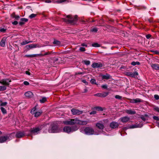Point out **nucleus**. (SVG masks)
Returning <instances> with one entry per match:
<instances>
[{"label":"nucleus","instance_id":"nucleus-2","mask_svg":"<svg viewBox=\"0 0 159 159\" xmlns=\"http://www.w3.org/2000/svg\"><path fill=\"white\" fill-rule=\"evenodd\" d=\"M78 129V128L76 126H74L71 127L68 126H65L63 129V132L67 133H70V132H73L77 130Z\"/></svg>","mask_w":159,"mask_h":159},{"label":"nucleus","instance_id":"nucleus-57","mask_svg":"<svg viewBox=\"0 0 159 159\" xmlns=\"http://www.w3.org/2000/svg\"><path fill=\"white\" fill-rule=\"evenodd\" d=\"M6 30L3 28H2L0 29V31L1 32H4Z\"/></svg>","mask_w":159,"mask_h":159},{"label":"nucleus","instance_id":"nucleus-54","mask_svg":"<svg viewBox=\"0 0 159 159\" xmlns=\"http://www.w3.org/2000/svg\"><path fill=\"white\" fill-rule=\"evenodd\" d=\"M18 23V22L16 21H14V22H12V24L14 25H16Z\"/></svg>","mask_w":159,"mask_h":159},{"label":"nucleus","instance_id":"nucleus-20","mask_svg":"<svg viewBox=\"0 0 159 159\" xmlns=\"http://www.w3.org/2000/svg\"><path fill=\"white\" fill-rule=\"evenodd\" d=\"M25 95L26 97L28 98H31L33 96V94L30 91H28L25 92Z\"/></svg>","mask_w":159,"mask_h":159},{"label":"nucleus","instance_id":"nucleus-19","mask_svg":"<svg viewBox=\"0 0 159 159\" xmlns=\"http://www.w3.org/2000/svg\"><path fill=\"white\" fill-rule=\"evenodd\" d=\"M6 39L7 38L6 37H4L2 39L1 41L0 42V45L1 46L3 47L5 46Z\"/></svg>","mask_w":159,"mask_h":159},{"label":"nucleus","instance_id":"nucleus-24","mask_svg":"<svg viewBox=\"0 0 159 159\" xmlns=\"http://www.w3.org/2000/svg\"><path fill=\"white\" fill-rule=\"evenodd\" d=\"M151 66L152 68L155 70H159V65L158 64H152Z\"/></svg>","mask_w":159,"mask_h":159},{"label":"nucleus","instance_id":"nucleus-63","mask_svg":"<svg viewBox=\"0 0 159 159\" xmlns=\"http://www.w3.org/2000/svg\"><path fill=\"white\" fill-rule=\"evenodd\" d=\"M141 118L143 120H145V119L143 117H141Z\"/></svg>","mask_w":159,"mask_h":159},{"label":"nucleus","instance_id":"nucleus-47","mask_svg":"<svg viewBox=\"0 0 159 159\" xmlns=\"http://www.w3.org/2000/svg\"><path fill=\"white\" fill-rule=\"evenodd\" d=\"M7 104V103L6 102H3L2 103L0 104V106H5Z\"/></svg>","mask_w":159,"mask_h":159},{"label":"nucleus","instance_id":"nucleus-27","mask_svg":"<svg viewBox=\"0 0 159 159\" xmlns=\"http://www.w3.org/2000/svg\"><path fill=\"white\" fill-rule=\"evenodd\" d=\"M42 113V112L41 111H38L36 112L34 114V116L35 117H38Z\"/></svg>","mask_w":159,"mask_h":159},{"label":"nucleus","instance_id":"nucleus-41","mask_svg":"<svg viewBox=\"0 0 159 159\" xmlns=\"http://www.w3.org/2000/svg\"><path fill=\"white\" fill-rule=\"evenodd\" d=\"M36 16V14H32L29 16V17L30 18H32Z\"/></svg>","mask_w":159,"mask_h":159},{"label":"nucleus","instance_id":"nucleus-60","mask_svg":"<svg viewBox=\"0 0 159 159\" xmlns=\"http://www.w3.org/2000/svg\"><path fill=\"white\" fill-rule=\"evenodd\" d=\"M155 54H157L159 53V52L157 51H152Z\"/></svg>","mask_w":159,"mask_h":159},{"label":"nucleus","instance_id":"nucleus-14","mask_svg":"<svg viewBox=\"0 0 159 159\" xmlns=\"http://www.w3.org/2000/svg\"><path fill=\"white\" fill-rule=\"evenodd\" d=\"M89 122V120L83 121L78 120L77 119V124L84 125H86Z\"/></svg>","mask_w":159,"mask_h":159},{"label":"nucleus","instance_id":"nucleus-15","mask_svg":"<svg viewBox=\"0 0 159 159\" xmlns=\"http://www.w3.org/2000/svg\"><path fill=\"white\" fill-rule=\"evenodd\" d=\"M37 47H39L37 46V44H29L26 46L25 48L28 50H30V49L34 48H35Z\"/></svg>","mask_w":159,"mask_h":159},{"label":"nucleus","instance_id":"nucleus-28","mask_svg":"<svg viewBox=\"0 0 159 159\" xmlns=\"http://www.w3.org/2000/svg\"><path fill=\"white\" fill-rule=\"evenodd\" d=\"M102 78L103 79H108L110 78V76L108 74H106L105 75H103L102 76Z\"/></svg>","mask_w":159,"mask_h":159},{"label":"nucleus","instance_id":"nucleus-37","mask_svg":"<svg viewBox=\"0 0 159 159\" xmlns=\"http://www.w3.org/2000/svg\"><path fill=\"white\" fill-rule=\"evenodd\" d=\"M90 82L92 84H96V80L94 79H92L90 80Z\"/></svg>","mask_w":159,"mask_h":159},{"label":"nucleus","instance_id":"nucleus-46","mask_svg":"<svg viewBox=\"0 0 159 159\" xmlns=\"http://www.w3.org/2000/svg\"><path fill=\"white\" fill-rule=\"evenodd\" d=\"M79 50L81 52H84L85 50V48L84 47H80V48Z\"/></svg>","mask_w":159,"mask_h":159},{"label":"nucleus","instance_id":"nucleus-18","mask_svg":"<svg viewBox=\"0 0 159 159\" xmlns=\"http://www.w3.org/2000/svg\"><path fill=\"white\" fill-rule=\"evenodd\" d=\"M102 66V64L100 63H94L92 65L93 68L101 67Z\"/></svg>","mask_w":159,"mask_h":159},{"label":"nucleus","instance_id":"nucleus-22","mask_svg":"<svg viewBox=\"0 0 159 159\" xmlns=\"http://www.w3.org/2000/svg\"><path fill=\"white\" fill-rule=\"evenodd\" d=\"M142 126V124H134L132 125H130L129 127V128L130 129H134L138 127H141Z\"/></svg>","mask_w":159,"mask_h":159},{"label":"nucleus","instance_id":"nucleus-5","mask_svg":"<svg viewBox=\"0 0 159 159\" xmlns=\"http://www.w3.org/2000/svg\"><path fill=\"white\" fill-rule=\"evenodd\" d=\"M77 118L74 119H69L63 122V123L66 125H73L77 124Z\"/></svg>","mask_w":159,"mask_h":159},{"label":"nucleus","instance_id":"nucleus-10","mask_svg":"<svg viewBox=\"0 0 159 159\" xmlns=\"http://www.w3.org/2000/svg\"><path fill=\"white\" fill-rule=\"evenodd\" d=\"M25 135V134L24 131H18L16 134V136L17 138H21Z\"/></svg>","mask_w":159,"mask_h":159},{"label":"nucleus","instance_id":"nucleus-1","mask_svg":"<svg viewBox=\"0 0 159 159\" xmlns=\"http://www.w3.org/2000/svg\"><path fill=\"white\" fill-rule=\"evenodd\" d=\"M64 22L68 23L73 24L77 20V16L75 15L74 17H72L70 15H67L66 18H63Z\"/></svg>","mask_w":159,"mask_h":159},{"label":"nucleus","instance_id":"nucleus-26","mask_svg":"<svg viewBox=\"0 0 159 159\" xmlns=\"http://www.w3.org/2000/svg\"><path fill=\"white\" fill-rule=\"evenodd\" d=\"M53 43L55 46H59L61 44L60 42L56 40H54Z\"/></svg>","mask_w":159,"mask_h":159},{"label":"nucleus","instance_id":"nucleus-35","mask_svg":"<svg viewBox=\"0 0 159 159\" xmlns=\"http://www.w3.org/2000/svg\"><path fill=\"white\" fill-rule=\"evenodd\" d=\"M92 46L93 47H99L100 46V45L97 43H93L92 44Z\"/></svg>","mask_w":159,"mask_h":159},{"label":"nucleus","instance_id":"nucleus-42","mask_svg":"<svg viewBox=\"0 0 159 159\" xmlns=\"http://www.w3.org/2000/svg\"><path fill=\"white\" fill-rule=\"evenodd\" d=\"M154 109L155 111L157 112H159V107H154Z\"/></svg>","mask_w":159,"mask_h":159},{"label":"nucleus","instance_id":"nucleus-21","mask_svg":"<svg viewBox=\"0 0 159 159\" xmlns=\"http://www.w3.org/2000/svg\"><path fill=\"white\" fill-rule=\"evenodd\" d=\"M28 21V19L25 18H22L20 19V21L19 22V24L20 25H22L24 24L26 22Z\"/></svg>","mask_w":159,"mask_h":159},{"label":"nucleus","instance_id":"nucleus-58","mask_svg":"<svg viewBox=\"0 0 159 159\" xmlns=\"http://www.w3.org/2000/svg\"><path fill=\"white\" fill-rule=\"evenodd\" d=\"M25 73L26 74L28 75H30V73L28 71H26Z\"/></svg>","mask_w":159,"mask_h":159},{"label":"nucleus","instance_id":"nucleus-59","mask_svg":"<svg viewBox=\"0 0 159 159\" xmlns=\"http://www.w3.org/2000/svg\"><path fill=\"white\" fill-rule=\"evenodd\" d=\"M81 45L82 46H85L86 47H87V45L86 44H85L84 43H82L81 44Z\"/></svg>","mask_w":159,"mask_h":159},{"label":"nucleus","instance_id":"nucleus-34","mask_svg":"<svg viewBox=\"0 0 159 159\" xmlns=\"http://www.w3.org/2000/svg\"><path fill=\"white\" fill-rule=\"evenodd\" d=\"M46 100H47L46 98L45 97H44V98H42L41 99H40V102H41L42 103H43L44 102L46 101Z\"/></svg>","mask_w":159,"mask_h":159},{"label":"nucleus","instance_id":"nucleus-40","mask_svg":"<svg viewBox=\"0 0 159 159\" xmlns=\"http://www.w3.org/2000/svg\"><path fill=\"white\" fill-rule=\"evenodd\" d=\"M25 56L27 57H35L34 54H32V55H26Z\"/></svg>","mask_w":159,"mask_h":159},{"label":"nucleus","instance_id":"nucleus-45","mask_svg":"<svg viewBox=\"0 0 159 159\" xmlns=\"http://www.w3.org/2000/svg\"><path fill=\"white\" fill-rule=\"evenodd\" d=\"M96 109L98 111H103L102 108L101 107H97L96 108Z\"/></svg>","mask_w":159,"mask_h":159},{"label":"nucleus","instance_id":"nucleus-52","mask_svg":"<svg viewBox=\"0 0 159 159\" xmlns=\"http://www.w3.org/2000/svg\"><path fill=\"white\" fill-rule=\"evenodd\" d=\"M23 83H24V84H25V85H28L29 84V83L27 81H24V82Z\"/></svg>","mask_w":159,"mask_h":159},{"label":"nucleus","instance_id":"nucleus-43","mask_svg":"<svg viewBox=\"0 0 159 159\" xmlns=\"http://www.w3.org/2000/svg\"><path fill=\"white\" fill-rule=\"evenodd\" d=\"M66 0H60L56 2L58 3H61L66 1Z\"/></svg>","mask_w":159,"mask_h":159},{"label":"nucleus","instance_id":"nucleus-23","mask_svg":"<svg viewBox=\"0 0 159 159\" xmlns=\"http://www.w3.org/2000/svg\"><path fill=\"white\" fill-rule=\"evenodd\" d=\"M141 102V100L139 98L131 99L130 101V102L132 103H136L138 102Z\"/></svg>","mask_w":159,"mask_h":159},{"label":"nucleus","instance_id":"nucleus-56","mask_svg":"<svg viewBox=\"0 0 159 159\" xmlns=\"http://www.w3.org/2000/svg\"><path fill=\"white\" fill-rule=\"evenodd\" d=\"M146 37L147 39H148L150 38L151 37V35L150 34H148L146 35Z\"/></svg>","mask_w":159,"mask_h":159},{"label":"nucleus","instance_id":"nucleus-48","mask_svg":"<svg viewBox=\"0 0 159 159\" xmlns=\"http://www.w3.org/2000/svg\"><path fill=\"white\" fill-rule=\"evenodd\" d=\"M153 118L154 119L156 120H159V117L157 116H154Z\"/></svg>","mask_w":159,"mask_h":159},{"label":"nucleus","instance_id":"nucleus-36","mask_svg":"<svg viewBox=\"0 0 159 159\" xmlns=\"http://www.w3.org/2000/svg\"><path fill=\"white\" fill-rule=\"evenodd\" d=\"M91 31L92 32H97L98 31V29L96 28H94L91 30Z\"/></svg>","mask_w":159,"mask_h":159},{"label":"nucleus","instance_id":"nucleus-16","mask_svg":"<svg viewBox=\"0 0 159 159\" xmlns=\"http://www.w3.org/2000/svg\"><path fill=\"white\" fill-rule=\"evenodd\" d=\"M96 126L97 127L100 129H103L104 127L103 124L100 122L97 123Z\"/></svg>","mask_w":159,"mask_h":159},{"label":"nucleus","instance_id":"nucleus-53","mask_svg":"<svg viewBox=\"0 0 159 159\" xmlns=\"http://www.w3.org/2000/svg\"><path fill=\"white\" fill-rule=\"evenodd\" d=\"M96 113V111H93L90 113V115H94Z\"/></svg>","mask_w":159,"mask_h":159},{"label":"nucleus","instance_id":"nucleus-25","mask_svg":"<svg viewBox=\"0 0 159 159\" xmlns=\"http://www.w3.org/2000/svg\"><path fill=\"white\" fill-rule=\"evenodd\" d=\"M126 112L129 114L132 115L136 113V112L132 110H126Z\"/></svg>","mask_w":159,"mask_h":159},{"label":"nucleus","instance_id":"nucleus-44","mask_svg":"<svg viewBox=\"0 0 159 159\" xmlns=\"http://www.w3.org/2000/svg\"><path fill=\"white\" fill-rule=\"evenodd\" d=\"M43 54H34V57H36L37 56H39V57H42L43 56Z\"/></svg>","mask_w":159,"mask_h":159},{"label":"nucleus","instance_id":"nucleus-62","mask_svg":"<svg viewBox=\"0 0 159 159\" xmlns=\"http://www.w3.org/2000/svg\"><path fill=\"white\" fill-rule=\"evenodd\" d=\"M45 2L47 3H50L51 2V1L49 0H47Z\"/></svg>","mask_w":159,"mask_h":159},{"label":"nucleus","instance_id":"nucleus-61","mask_svg":"<svg viewBox=\"0 0 159 159\" xmlns=\"http://www.w3.org/2000/svg\"><path fill=\"white\" fill-rule=\"evenodd\" d=\"M87 91H88L87 89H84V91L83 92L84 93H86L87 92Z\"/></svg>","mask_w":159,"mask_h":159},{"label":"nucleus","instance_id":"nucleus-31","mask_svg":"<svg viewBox=\"0 0 159 159\" xmlns=\"http://www.w3.org/2000/svg\"><path fill=\"white\" fill-rule=\"evenodd\" d=\"M30 42H32V41H27L26 40H24L22 42V43H21V44L22 45H25Z\"/></svg>","mask_w":159,"mask_h":159},{"label":"nucleus","instance_id":"nucleus-7","mask_svg":"<svg viewBox=\"0 0 159 159\" xmlns=\"http://www.w3.org/2000/svg\"><path fill=\"white\" fill-rule=\"evenodd\" d=\"M125 75L132 77H135L136 76L138 75V73L137 72H132L129 71H127L125 72Z\"/></svg>","mask_w":159,"mask_h":159},{"label":"nucleus","instance_id":"nucleus-33","mask_svg":"<svg viewBox=\"0 0 159 159\" xmlns=\"http://www.w3.org/2000/svg\"><path fill=\"white\" fill-rule=\"evenodd\" d=\"M131 64L133 66H135L136 65H139L140 64V63L139 61H136V62L133 61L131 63Z\"/></svg>","mask_w":159,"mask_h":159},{"label":"nucleus","instance_id":"nucleus-17","mask_svg":"<svg viewBox=\"0 0 159 159\" xmlns=\"http://www.w3.org/2000/svg\"><path fill=\"white\" fill-rule=\"evenodd\" d=\"M7 136H1L0 137V143H2L6 142L8 139Z\"/></svg>","mask_w":159,"mask_h":159},{"label":"nucleus","instance_id":"nucleus-3","mask_svg":"<svg viewBox=\"0 0 159 159\" xmlns=\"http://www.w3.org/2000/svg\"><path fill=\"white\" fill-rule=\"evenodd\" d=\"M42 128L43 125H40L38 127L31 128L30 130V131L32 134L36 135L39 133L40 130L42 129Z\"/></svg>","mask_w":159,"mask_h":159},{"label":"nucleus","instance_id":"nucleus-50","mask_svg":"<svg viewBox=\"0 0 159 159\" xmlns=\"http://www.w3.org/2000/svg\"><path fill=\"white\" fill-rule=\"evenodd\" d=\"M154 98L156 100H158L159 99V96L157 95H155L154 96Z\"/></svg>","mask_w":159,"mask_h":159},{"label":"nucleus","instance_id":"nucleus-38","mask_svg":"<svg viewBox=\"0 0 159 159\" xmlns=\"http://www.w3.org/2000/svg\"><path fill=\"white\" fill-rule=\"evenodd\" d=\"M115 98L116 99H121L122 98V97L119 95H116L115 96Z\"/></svg>","mask_w":159,"mask_h":159},{"label":"nucleus","instance_id":"nucleus-30","mask_svg":"<svg viewBox=\"0 0 159 159\" xmlns=\"http://www.w3.org/2000/svg\"><path fill=\"white\" fill-rule=\"evenodd\" d=\"M1 110L2 112V113L4 114H6L7 111L3 107H1Z\"/></svg>","mask_w":159,"mask_h":159},{"label":"nucleus","instance_id":"nucleus-9","mask_svg":"<svg viewBox=\"0 0 159 159\" xmlns=\"http://www.w3.org/2000/svg\"><path fill=\"white\" fill-rule=\"evenodd\" d=\"M72 114L74 115H80L82 114L83 112L82 111H80L77 109H73L71 110Z\"/></svg>","mask_w":159,"mask_h":159},{"label":"nucleus","instance_id":"nucleus-6","mask_svg":"<svg viewBox=\"0 0 159 159\" xmlns=\"http://www.w3.org/2000/svg\"><path fill=\"white\" fill-rule=\"evenodd\" d=\"M84 133L87 135H91L94 134V130L93 128L90 127H87L84 130Z\"/></svg>","mask_w":159,"mask_h":159},{"label":"nucleus","instance_id":"nucleus-13","mask_svg":"<svg viewBox=\"0 0 159 159\" xmlns=\"http://www.w3.org/2000/svg\"><path fill=\"white\" fill-rule=\"evenodd\" d=\"M118 126V124L115 122H111L110 125V127L112 129H115L117 128Z\"/></svg>","mask_w":159,"mask_h":159},{"label":"nucleus","instance_id":"nucleus-39","mask_svg":"<svg viewBox=\"0 0 159 159\" xmlns=\"http://www.w3.org/2000/svg\"><path fill=\"white\" fill-rule=\"evenodd\" d=\"M84 64L86 65H89L90 64V62L89 61H84Z\"/></svg>","mask_w":159,"mask_h":159},{"label":"nucleus","instance_id":"nucleus-12","mask_svg":"<svg viewBox=\"0 0 159 159\" xmlns=\"http://www.w3.org/2000/svg\"><path fill=\"white\" fill-rule=\"evenodd\" d=\"M130 118L128 116H124L120 118V121L123 123H126L128 122Z\"/></svg>","mask_w":159,"mask_h":159},{"label":"nucleus","instance_id":"nucleus-55","mask_svg":"<svg viewBox=\"0 0 159 159\" xmlns=\"http://www.w3.org/2000/svg\"><path fill=\"white\" fill-rule=\"evenodd\" d=\"M51 52H46L44 54H43V56H45L46 55L50 54H51Z\"/></svg>","mask_w":159,"mask_h":159},{"label":"nucleus","instance_id":"nucleus-11","mask_svg":"<svg viewBox=\"0 0 159 159\" xmlns=\"http://www.w3.org/2000/svg\"><path fill=\"white\" fill-rule=\"evenodd\" d=\"M108 94V92H104L102 93H98L95 94L94 95L96 96H98L100 97H105L107 96Z\"/></svg>","mask_w":159,"mask_h":159},{"label":"nucleus","instance_id":"nucleus-8","mask_svg":"<svg viewBox=\"0 0 159 159\" xmlns=\"http://www.w3.org/2000/svg\"><path fill=\"white\" fill-rule=\"evenodd\" d=\"M11 80L8 79H3L0 81V83L5 86H8L9 84V83L11 82Z\"/></svg>","mask_w":159,"mask_h":159},{"label":"nucleus","instance_id":"nucleus-29","mask_svg":"<svg viewBox=\"0 0 159 159\" xmlns=\"http://www.w3.org/2000/svg\"><path fill=\"white\" fill-rule=\"evenodd\" d=\"M6 89V87L5 86H0V91H4Z\"/></svg>","mask_w":159,"mask_h":159},{"label":"nucleus","instance_id":"nucleus-32","mask_svg":"<svg viewBox=\"0 0 159 159\" xmlns=\"http://www.w3.org/2000/svg\"><path fill=\"white\" fill-rule=\"evenodd\" d=\"M36 107H34L31 111V113L32 114H34L36 112Z\"/></svg>","mask_w":159,"mask_h":159},{"label":"nucleus","instance_id":"nucleus-4","mask_svg":"<svg viewBox=\"0 0 159 159\" xmlns=\"http://www.w3.org/2000/svg\"><path fill=\"white\" fill-rule=\"evenodd\" d=\"M61 129L59 128L56 125H52L51 128L48 130V132L50 133H58L61 132Z\"/></svg>","mask_w":159,"mask_h":159},{"label":"nucleus","instance_id":"nucleus-64","mask_svg":"<svg viewBox=\"0 0 159 159\" xmlns=\"http://www.w3.org/2000/svg\"><path fill=\"white\" fill-rule=\"evenodd\" d=\"M83 82L84 83H85V84H86V83H87V82H86V81L85 80H83Z\"/></svg>","mask_w":159,"mask_h":159},{"label":"nucleus","instance_id":"nucleus-49","mask_svg":"<svg viewBox=\"0 0 159 159\" xmlns=\"http://www.w3.org/2000/svg\"><path fill=\"white\" fill-rule=\"evenodd\" d=\"M14 17L15 18L16 20H18L20 18V16H16V15H14Z\"/></svg>","mask_w":159,"mask_h":159},{"label":"nucleus","instance_id":"nucleus-51","mask_svg":"<svg viewBox=\"0 0 159 159\" xmlns=\"http://www.w3.org/2000/svg\"><path fill=\"white\" fill-rule=\"evenodd\" d=\"M102 87L104 89H107V86L106 84L103 85L102 86Z\"/></svg>","mask_w":159,"mask_h":159}]
</instances>
